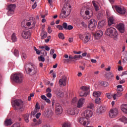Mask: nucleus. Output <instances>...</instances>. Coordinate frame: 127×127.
<instances>
[{
	"mask_svg": "<svg viewBox=\"0 0 127 127\" xmlns=\"http://www.w3.org/2000/svg\"><path fill=\"white\" fill-rule=\"evenodd\" d=\"M105 34L111 38H113L115 41L119 40V32L113 27L108 28L105 32Z\"/></svg>",
	"mask_w": 127,
	"mask_h": 127,
	"instance_id": "1",
	"label": "nucleus"
},
{
	"mask_svg": "<svg viewBox=\"0 0 127 127\" xmlns=\"http://www.w3.org/2000/svg\"><path fill=\"white\" fill-rule=\"evenodd\" d=\"M25 69L26 71V73L30 75V76H32L33 75H35L37 72L36 68L34 65H33L31 63H29L25 65Z\"/></svg>",
	"mask_w": 127,
	"mask_h": 127,
	"instance_id": "2",
	"label": "nucleus"
},
{
	"mask_svg": "<svg viewBox=\"0 0 127 127\" xmlns=\"http://www.w3.org/2000/svg\"><path fill=\"white\" fill-rule=\"evenodd\" d=\"M14 105L12 104V107L16 111L18 110L19 112H22L24 110V103L21 100H14Z\"/></svg>",
	"mask_w": 127,
	"mask_h": 127,
	"instance_id": "3",
	"label": "nucleus"
},
{
	"mask_svg": "<svg viewBox=\"0 0 127 127\" xmlns=\"http://www.w3.org/2000/svg\"><path fill=\"white\" fill-rule=\"evenodd\" d=\"M13 81L17 84H21L24 79L23 74L21 73H17L11 76Z\"/></svg>",
	"mask_w": 127,
	"mask_h": 127,
	"instance_id": "4",
	"label": "nucleus"
},
{
	"mask_svg": "<svg viewBox=\"0 0 127 127\" xmlns=\"http://www.w3.org/2000/svg\"><path fill=\"white\" fill-rule=\"evenodd\" d=\"M98 23L97 22V20L94 18H91L88 21V27L89 30H91V31H94V30H96V27H97V25Z\"/></svg>",
	"mask_w": 127,
	"mask_h": 127,
	"instance_id": "5",
	"label": "nucleus"
},
{
	"mask_svg": "<svg viewBox=\"0 0 127 127\" xmlns=\"http://www.w3.org/2000/svg\"><path fill=\"white\" fill-rule=\"evenodd\" d=\"M80 15H81L83 19H85V20L90 19L91 17V16L90 15V10H89V9H86L85 10L84 8H82L80 10Z\"/></svg>",
	"mask_w": 127,
	"mask_h": 127,
	"instance_id": "6",
	"label": "nucleus"
},
{
	"mask_svg": "<svg viewBox=\"0 0 127 127\" xmlns=\"http://www.w3.org/2000/svg\"><path fill=\"white\" fill-rule=\"evenodd\" d=\"M79 38L81 40H83L84 43H88L90 42L91 39V34L90 33H86L84 34H79Z\"/></svg>",
	"mask_w": 127,
	"mask_h": 127,
	"instance_id": "7",
	"label": "nucleus"
},
{
	"mask_svg": "<svg viewBox=\"0 0 127 127\" xmlns=\"http://www.w3.org/2000/svg\"><path fill=\"white\" fill-rule=\"evenodd\" d=\"M15 7H16V5H15V4H10L7 5V9L8 11L7 14L8 16H10V15H12V14L14 13Z\"/></svg>",
	"mask_w": 127,
	"mask_h": 127,
	"instance_id": "8",
	"label": "nucleus"
},
{
	"mask_svg": "<svg viewBox=\"0 0 127 127\" xmlns=\"http://www.w3.org/2000/svg\"><path fill=\"white\" fill-rule=\"evenodd\" d=\"M113 9L115 8L116 9L117 12L120 13V14H125L126 13V8L124 6H112Z\"/></svg>",
	"mask_w": 127,
	"mask_h": 127,
	"instance_id": "9",
	"label": "nucleus"
},
{
	"mask_svg": "<svg viewBox=\"0 0 127 127\" xmlns=\"http://www.w3.org/2000/svg\"><path fill=\"white\" fill-rule=\"evenodd\" d=\"M36 23L35 19H32L26 22V26L27 27H28L29 29H32V28H34V27H35Z\"/></svg>",
	"mask_w": 127,
	"mask_h": 127,
	"instance_id": "10",
	"label": "nucleus"
},
{
	"mask_svg": "<svg viewBox=\"0 0 127 127\" xmlns=\"http://www.w3.org/2000/svg\"><path fill=\"white\" fill-rule=\"evenodd\" d=\"M119 115V111L116 108L112 109L109 113V116L112 118H116Z\"/></svg>",
	"mask_w": 127,
	"mask_h": 127,
	"instance_id": "11",
	"label": "nucleus"
},
{
	"mask_svg": "<svg viewBox=\"0 0 127 127\" xmlns=\"http://www.w3.org/2000/svg\"><path fill=\"white\" fill-rule=\"evenodd\" d=\"M67 112L68 115L74 116V115H78L79 114V110L77 108H69L67 109Z\"/></svg>",
	"mask_w": 127,
	"mask_h": 127,
	"instance_id": "12",
	"label": "nucleus"
},
{
	"mask_svg": "<svg viewBox=\"0 0 127 127\" xmlns=\"http://www.w3.org/2000/svg\"><path fill=\"white\" fill-rule=\"evenodd\" d=\"M84 117L88 120L93 117V111L90 110H86L83 112Z\"/></svg>",
	"mask_w": 127,
	"mask_h": 127,
	"instance_id": "13",
	"label": "nucleus"
},
{
	"mask_svg": "<svg viewBox=\"0 0 127 127\" xmlns=\"http://www.w3.org/2000/svg\"><path fill=\"white\" fill-rule=\"evenodd\" d=\"M116 28L118 29L120 33H124L125 32V28L124 23H120L116 25Z\"/></svg>",
	"mask_w": 127,
	"mask_h": 127,
	"instance_id": "14",
	"label": "nucleus"
},
{
	"mask_svg": "<svg viewBox=\"0 0 127 127\" xmlns=\"http://www.w3.org/2000/svg\"><path fill=\"white\" fill-rule=\"evenodd\" d=\"M86 102V99L84 98H81L79 99L77 102V108L78 109H81L84 106V104Z\"/></svg>",
	"mask_w": 127,
	"mask_h": 127,
	"instance_id": "15",
	"label": "nucleus"
},
{
	"mask_svg": "<svg viewBox=\"0 0 127 127\" xmlns=\"http://www.w3.org/2000/svg\"><path fill=\"white\" fill-rule=\"evenodd\" d=\"M65 9H62V12H61L60 18H66L68 17V16L69 15V11L68 10L67 12L64 11Z\"/></svg>",
	"mask_w": 127,
	"mask_h": 127,
	"instance_id": "16",
	"label": "nucleus"
},
{
	"mask_svg": "<svg viewBox=\"0 0 127 127\" xmlns=\"http://www.w3.org/2000/svg\"><path fill=\"white\" fill-rule=\"evenodd\" d=\"M22 36L24 39H28L30 37V32L28 30H23Z\"/></svg>",
	"mask_w": 127,
	"mask_h": 127,
	"instance_id": "17",
	"label": "nucleus"
},
{
	"mask_svg": "<svg viewBox=\"0 0 127 127\" xmlns=\"http://www.w3.org/2000/svg\"><path fill=\"white\" fill-rule=\"evenodd\" d=\"M56 113L57 115H61L62 113V107L59 103L56 104Z\"/></svg>",
	"mask_w": 127,
	"mask_h": 127,
	"instance_id": "18",
	"label": "nucleus"
},
{
	"mask_svg": "<svg viewBox=\"0 0 127 127\" xmlns=\"http://www.w3.org/2000/svg\"><path fill=\"white\" fill-rule=\"evenodd\" d=\"M33 122L34 123H31L32 127H38V126H39L42 124V121H41L40 119L37 121L36 119L34 118L33 119Z\"/></svg>",
	"mask_w": 127,
	"mask_h": 127,
	"instance_id": "19",
	"label": "nucleus"
},
{
	"mask_svg": "<svg viewBox=\"0 0 127 127\" xmlns=\"http://www.w3.org/2000/svg\"><path fill=\"white\" fill-rule=\"evenodd\" d=\"M65 9L64 10L65 11V12H68V10H69V14L71 13V10L72 9L71 5H70V4L69 3H65L63 9Z\"/></svg>",
	"mask_w": 127,
	"mask_h": 127,
	"instance_id": "20",
	"label": "nucleus"
},
{
	"mask_svg": "<svg viewBox=\"0 0 127 127\" xmlns=\"http://www.w3.org/2000/svg\"><path fill=\"white\" fill-rule=\"evenodd\" d=\"M102 36H103V31L101 30L97 31L94 35L95 39H100Z\"/></svg>",
	"mask_w": 127,
	"mask_h": 127,
	"instance_id": "21",
	"label": "nucleus"
},
{
	"mask_svg": "<svg viewBox=\"0 0 127 127\" xmlns=\"http://www.w3.org/2000/svg\"><path fill=\"white\" fill-rule=\"evenodd\" d=\"M87 120L88 119L86 118H80L79 119V122L80 124H81V125H82L83 126H88L89 124H88V122H87Z\"/></svg>",
	"mask_w": 127,
	"mask_h": 127,
	"instance_id": "22",
	"label": "nucleus"
},
{
	"mask_svg": "<svg viewBox=\"0 0 127 127\" xmlns=\"http://www.w3.org/2000/svg\"><path fill=\"white\" fill-rule=\"evenodd\" d=\"M66 80H67L66 77H63L62 78L60 79L59 80L60 85H61V86H66Z\"/></svg>",
	"mask_w": 127,
	"mask_h": 127,
	"instance_id": "23",
	"label": "nucleus"
},
{
	"mask_svg": "<svg viewBox=\"0 0 127 127\" xmlns=\"http://www.w3.org/2000/svg\"><path fill=\"white\" fill-rule=\"evenodd\" d=\"M107 110V108L104 106H101L97 109V113L99 114H103V113H105Z\"/></svg>",
	"mask_w": 127,
	"mask_h": 127,
	"instance_id": "24",
	"label": "nucleus"
},
{
	"mask_svg": "<svg viewBox=\"0 0 127 127\" xmlns=\"http://www.w3.org/2000/svg\"><path fill=\"white\" fill-rule=\"evenodd\" d=\"M12 124H13V122H12V121L11 120V119L7 118L5 119L4 121V125L6 126H11Z\"/></svg>",
	"mask_w": 127,
	"mask_h": 127,
	"instance_id": "25",
	"label": "nucleus"
},
{
	"mask_svg": "<svg viewBox=\"0 0 127 127\" xmlns=\"http://www.w3.org/2000/svg\"><path fill=\"white\" fill-rule=\"evenodd\" d=\"M123 93L120 91H117V93L114 94L113 95L114 100H118V98H120V97H122Z\"/></svg>",
	"mask_w": 127,
	"mask_h": 127,
	"instance_id": "26",
	"label": "nucleus"
},
{
	"mask_svg": "<svg viewBox=\"0 0 127 127\" xmlns=\"http://www.w3.org/2000/svg\"><path fill=\"white\" fill-rule=\"evenodd\" d=\"M112 24H115V18L110 17L108 18V25L111 26Z\"/></svg>",
	"mask_w": 127,
	"mask_h": 127,
	"instance_id": "27",
	"label": "nucleus"
},
{
	"mask_svg": "<svg viewBox=\"0 0 127 127\" xmlns=\"http://www.w3.org/2000/svg\"><path fill=\"white\" fill-rule=\"evenodd\" d=\"M45 116L49 118V117H51V116L53 115V112H52V110H51V109H49L45 112Z\"/></svg>",
	"mask_w": 127,
	"mask_h": 127,
	"instance_id": "28",
	"label": "nucleus"
},
{
	"mask_svg": "<svg viewBox=\"0 0 127 127\" xmlns=\"http://www.w3.org/2000/svg\"><path fill=\"white\" fill-rule=\"evenodd\" d=\"M11 39L12 42H16L17 41V37H16V34L13 33L11 35Z\"/></svg>",
	"mask_w": 127,
	"mask_h": 127,
	"instance_id": "29",
	"label": "nucleus"
},
{
	"mask_svg": "<svg viewBox=\"0 0 127 127\" xmlns=\"http://www.w3.org/2000/svg\"><path fill=\"white\" fill-rule=\"evenodd\" d=\"M121 110L125 114H127V104H123L121 106Z\"/></svg>",
	"mask_w": 127,
	"mask_h": 127,
	"instance_id": "30",
	"label": "nucleus"
},
{
	"mask_svg": "<svg viewBox=\"0 0 127 127\" xmlns=\"http://www.w3.org/2000/svg\"><path fill=\"white\" fill-rule=\"evenodd\" d=\"M41 98L42 100H44L46 102V103H48V104H50L51 103V101H50V99L47 98L45 95H42L41 96Z\"/></svg>",
	"mask_w": 127,
	"mask_h": 127,
	"instance_id": "31",
	"label": "nucleus"
},
{
	"mask_svg": "<svg viewBox=\"0 0 127 127\" xmlns=\"http://www.w3.org/2000/svg\"><path fill=\"white\" fill-rule=\"evenodd\" d=\"M79 96L80 97H87L88 96V92H84L80 90L79 91Z\"/></svg>",
	"mask_w": 127,
	"mask_h": 127,
	"instance_id": "32",
	"label": "nucleus"
},
{
	"mask_svg": "<svg viewBox=\"0 0 127 127\" xmlns=\"http://www.w3.org/2000/svg\"><path fill=\"white\" fill-rule=\"evenodd\" d=\"M119 121L124 123V124H127V117L123 116L119 119Z\"/></svg>",
	"mask_w": 127,
	"mask_h": 127,
	"instance_id": "33",
	"label": "nucleus"
},
{
	"mask_svg": "<svg viewBox=\"0 0 127 127\" xmlns=\"http://www.w3.org/2000/svg\"><path fill=\"white\" fill-rule=\"evenodd\" d=\"M24 120L25 123H29V114H25L24 115Z\"/></svg>",
	"mask_w": 127,
	"mask_h": 127,
	"instance_id": "34",
	"label": "nucleus"
},
{
	"mask_svg": "<svg viewBox=\"0 0 127 127\" xmlns=\"http://www.w3.org/2000/svg\"><path fill=\"white\" fill-rule=\"evenodd\" d=\"M102 95V93L99 91H95L93 93V96L97 98V97H100Z\"/></svg>",
	"mask_w": 127,
	"mask_h": 127,
	"instance_id": "35",
	"label": "nucleus"
},
{
	"mask_svg": "<svg viewBox=\"0 0 127 127\" xmlns=\"http://www.w3.org/2000/svg\"><path fill=\"white\" fill-rule=\"evenodd\" d=\"M41 39H44L47 37V32L43 31L41 33Z\"/></svg>",
	"mask_w": 127,
	"mask_h": 127,
	"instance_id": "36",
	"label": "nucleus"
},
{
	"mask_svg": "<svg viewBox=\"0 0 127 127\" xmlns=\"http://www.w3.org/2000/svg\"><path fill=\"white\" fill-rule=\"evenodd\" d=\"M92 4L95 10L96 11L99 10V6H98V3L96 2V1H92Z\"/></svg>",
	"mask_w": 127,
	"mask_h": 127,
	"instance_id": "37",
	"label": "nucleus"
},
{
	"mask_svg": "<svg viewBox=\"0 0 127 127\" xmlns=\"http://www.w3.org/2000/svg\"><path fill=\"white\" fill-rule=\"evenodd\" d=\"M117 92H123L124 91V88H123V86L122 85H118L117 86Z\"/></svg>",
	"mask_w": 127,
	"mask_h": 127,
	"instance_id": "38",
	"label": "nucleus"
},
{
	"mask_svg": "<svg viewBox=\"0 0 127 127\" xmlns=\"http://www.w3.org/2000/svg\"><path fill=\"white\" fill-rule=\"evenodd\" d=\"M72 125L69 122H66L63 125L62 127H71Z\"/></svg>",
	"mask_w": 127,
	"mask_h": 127,
	"instance_id": "39",
	"label": "nucleus"
},
{
	"mask_svg": "<svg viewBox=\"0 0 127 127\" xmlns=\"http://www.w3.org/2000/svg\"><path fill=\"white\" fill-rule=\"evenodd\" d=\"M80 90L81 91H83V92H88V90H89V88L87 86H82L80 88Z\"/></svg>",
	"mask_w": 127,
	"mask_h": 127,
	"instance_id": "40",
	"label": "nucleus"
},
{
	"mask_svg": "<svg viewBox=\"0 0 127 127\" xmlns=\"http://www.w3.org/2000/svg\"><path fill=\"white\" fill-rule=\"evenodd\" d=\"M56 94L59 97H63L64 96V93L61 91L57 92Z\"/></svg>",
	"mask_w": 127,
	"mask_h": 127,
	"instance_id": "41",
	"label": "nucleus"
},
{
	"mask_svg": "<svg viewBox=\"0 0 127 127\" xmlns=\"http://www.w3.org/2000/svg\"><path fill=\"white\" fill-rule=\"evenodd\" d=\"M101 102H102V100L101 99V98H100L99 97H98L95 99V104H99L101 103Z\"/></svg>",
	"mask_w": 127,
	"mask_h": 127,
	"instance_id": "42",
	"label": "nucleus"
},
{
	"mask_svg": "<svg viewBox=\"0 0 127 127\" xmlns=\"http://www.w3.org/2000/svg\"><path fill=\"white\" fill-rule=\"evenodd\" d=\"M38 60L41 62H44V61H45V58L44 57H43V56H41L38 57Z\"/></svg>",
	"mask_w": 127,
	"mask_h": 127,
	"instance_id": "43",
	"label": "nucleus"
},
{
	"mask_svg": "<svg viewBox=\"0 0 127 127\" xmlns=\"http://www.w3.org/2000/svg\"><path fill=\"white\" fill-rule=\"evenodd\" d=\"M59 38L60 39H62L63 40H64L65 39V37L64 36V34L62 33H60L59 34Z\"/></svg>",
	"mask_w": 127,
	"mask_h": 127,
	"instance_id": "44",
	"label": "nucleus"
},
{
	"mask_svg": "<svg viewBox=\"0 0 127 127\" xmlns=\"http://www.w3.org/2000/svg\"><path fill=\"white\" fill-rule=\"evenodd\" d=\"M73 58L75 60H79V59H81V58H82V56H81V55H75L73 57Z\"/></svg>",
	"mask_w": 127,
	"mask_h": 127,
	"instance_id": "45",
	"label": "nucleus"
},
{
	"mask_svg": "<svg viewBox=\"0 0 127 127\" xmlns=\"http://www.w3.org/2000/svg\"><path fill=\"white\" fill-rule=\"evenodd\" d=\"M41 54L44 56H47V52L45 50H41Z\"/></svg>",
	"mask_w": 127,
	"mask_h": 127,
	"instance_id": "46",
	"label": "nucleus"
},
{
	"mask_svg": "<svg viewBox=\"0 0 127 127\" xmlns=\"http://www.w3.org/2000/svg\"><path fill=\"white\" fill-rule=\"evenodd\" d=\"M21 26L22 27H24V28H26L27 27V26H26V24H25V20H24L21 22Z\"/></svg>",
	"mask_w": 127,
	"mask_h": 127,
	"instance_id": "47",
	"label": "nucleus"
},
{
	"mask_svg": "<svg viewBox=\"0 0 127 127\" xmlns=\"http://www.w3.org/2000/svg\"><path fill=\"white\" fill-rule=\"evenodd\" d=\"M63 28H64V29L66 30L68 27V24H67V23L64 22V23H63Z\"/></svg>",
	"mask_w": 127,
	"mask_h": 127,
	"instance_id": "48",
	"label": "nucleus"
},
{
	"mask_svg": "<svg viewBox=\"0 0 127 127\" xmlns=\"http://www.w3.org/2000/svg\"><path fill=\"white\" fill-rule=\"evenodd\" d=\"M34 50L36 52V54L38 55H39V54H40V52H41L40 50L37 49L36 47H34Z\"/></svg>",
	"mask_w": 127,
	"mask_h": 127,
	"instance_id": "49",
	"label": "nucleus"
},
{
	"mask_svg": "<svg viewBox=\"0 0 127 127\" xmlns=\"http://www.w3.org/2000/svg\"><path fill=\"white\" fill-rule=\"evenodd\" d=\"M81 25L82 26H83V27H84L85 28H87V27H88V25H87V23L82 21L81 22Z\"/></svg>",
	"mask_w": 127,
	"mask_h": 127,
	"instance_id": "50",
	"label": "nucleus"
},
{
	"mask_svg": "<svg viewBox=\"0 0 127 127\" xmlns=\"http://www.w3.org/2000/svg\"><path fill=\"white\" fill-rule=\"evenodd\" d=\"M11 127H20V124L19 123H14Z\"/></svg>",
	"mask_w": 127,
	"mask_h": 127,
	"instance_id": "51",
	"label": "nucleus"
},
{
	"mask_svg": "<svg viewBox=\"0 0 127 127\" xmlns=\"http://www.w3.org/2000/svg\"><path fill=\"white\" fill-rule=\"evenodd\" d=\"M101 86H103L104 87H107V86H108V82H107L102 81L101 82Z\"/></svg>",
	"mask_w": 127,
	"mask_h": 127,
	"instance_id": "52",
	"label": "nucleus"
},
{
	"mask_svg": "<svg viewBox=\"0 0 127 127\" xmlns=\"http://www.w3.org/2000/svg\"><path fill=\"white\" fill-rule=\"evenodd\" d=\"M87 108L89 109H93V108H94V104L92 103H89L87 106Z\"/></svg>",
	"mask_w": 127,
	"mask_h": 127,
	"instance_id": "53",
	"label": "nucleus"
},
{
	"mask_svg": "<svg viewBox=\"0 0 127 127\" xmlns=\"http://www.w3.org/2000/svg\"><path fill=\"white\" fill-rule=\"evenodd\" d=\"M21 57L22 59H26L27 58V56H26V54L24 53H22L21 54Z\"/></svg>",
	"mask_w": 127,
	"mask_h": 127,
	"instance_id": "54",
	"label": "nucleus"
},
{
	"mask_svg": "<svg viewBox=\"0 0 127 127\" xmlns=\"http://www.w3.org/2000/svg\"><path fill=\"white\" fill-rule=\"evenodd\" d=\"M14 55H15V56H16V57H18V51H17V50L15 49L14 50Z\"/></svg>",
	"mask_w": 127,
	"mask_h": 127,
	"instance_id": "55",
	"label": "nucleus"
},
{
	"mask_svg": "<svg viewBox=\"0 0 127 127\" xmlns=\"http://www.w3.org/2000/svg\"><path fill=\"white\" fill-rule=\"evenodd\" d=\"M73 28H74L73 26L69 25L67 26L66 30H72V29H73Z\"/></svg>",
	"mask_w": 127,
	"mask_h": 127,
	"instance_id": "56",
	"label": "nucleus"
},
{
	"mask_svg": "<svg viewBox=\"0 0 127 127\" xmlns=\"http://www.w3.org/2000/svg\"><path fill=\"white\" fill-rule=\"evenodd\" d=\"M48 14V11H45V15H42L41 17L42 18H44L46 16V15H47Z\"/></svg>",
	"mask_w": 127,
	"mask_h": 127,
	"instance_id": "57",
	"label": "nucleus"
},
{
	"mask_svg": "<svg viewBox=\"0 0 127 127\" xmlns=\"http://www.w3.org/2000/svg\"><path fill=\"white\" fill-rule=\"evenodd\" d=\"M106 96L107 98H108V99H111V98L113 97L112 95H111L110 93H107Z\"/></svg>",
	"mask_w": 127,
	"mask_h": 127,
	"instance_id": "58",
	"label": "nucleus"
},
{
	"mask_svg": "<svg viewBox=\"0 0 127 127\" xmlns=\"http://www.w3.org/2000/svg\"><path fill=\"white\" fill-rule=\"evenodd\" d=\"M48 33H52V29H51V27L49 26L48 28Z\"/></svg>",
	"mask_w": 127,
	"mask_h": 127,
	"instance_id": "59",
	"label": "nucleus"
},
{
	"mask_svg": "<svg viewBox=\"0 0 127 127\" xmlns=\"http://www.w3.org/2000/svg\"><path fill=\"white\" fill-rule=\"evenodd\" d=\"M57 28L59 29V30H63V26H62L61 25L57 26Z\"/></svg>",
	"mask_w": 127,
	"mask_h": 127,
	"instance_id": "60",
	"label": "nucleus"
},
{
	"mask_svg": "<svg viewBox=\"0 0 127 127\" xmlns=\"http://www.w3.org/2000/svg\"><path fill=\"white\" fill-rule=\"evenodd\" d=\"M41 116V113H38L36 115V119H39L40 116Z\"/></svg>",
	"mask_w": 127,
	"mask_h": 127,
	"instance_id": "61",
	"label": "nucleus"
},
{
	"mask_svg": "<svg viewBox=\"0 0 127 127\" xmlns=\"http://www.w3.org/2000/svg\"><path fill=\"white\" fill-rule=\"evenodd\" d=\"M47 97H48V98H49V99H51V97H52V94H51V93H48L47 94Z\"/></svg>",
	"mask_w": 127,
	"mask_h": 127,
	"instance_id": "62",
	"label": "nucleus"
},
{
	"mask_svg": "<svg viewBox=\"0 0 127 127\" xmlns=\"http://www.w3.org/2000/svg\"><path fill=\"white\" fill-rule=\"evenodd\" d=\"M45 49L46 50V51H49V50H50V48L47 46H45Z\"/></svg>",
	"mask_w": 127,
	"mask_h": 127,
	"instance_id": "63",
	"label": "nucleus"
},
{
	"mask_svg": "<svg viewBox=\"0 0 127 127\" xmlns=\"http://www.w3.org/2000/svg\"><path fill=\"white\" fill-rule=\"evenodd\" d=\"M124 75H127V71L123 72L121 76H124Z\"/></svg>",
	"mask_w": 127,
	"mask_h": 127,
	"instance_id": "64",
	"label": "nucleus"
}]
</instances>
